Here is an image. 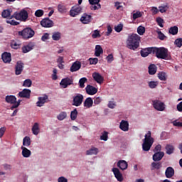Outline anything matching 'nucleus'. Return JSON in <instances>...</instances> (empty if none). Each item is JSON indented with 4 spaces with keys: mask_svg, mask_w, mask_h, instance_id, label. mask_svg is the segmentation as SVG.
<instances>
[{
    "mask_svg": "<svg viewBox=\"0 0 182 182\" xmlns=\"http://www.w3.org/2000/svg\"><path fill=\"white\" fill-rule=\"evenodd\" d=\"M58 182H68V179L63 176H60V178H58Z\"/></svg>",
    "mask_w": 182,
    "mask_h": 182,
    "instance_id": "nucleus-64",
    "label": "nucleus"
},
{
    "mask_svg": "<svg viewBox=\"0 0 182 182\" xmlns=\"http://www.w3.org/2000/svg\"><path fill=\"white\" fill-rule=\"evenodd\" d=\"M144 32H146V28L141 26L137 28V33L139 35H144Z\"/></svg>",
    "mask_w": 182,
    "mask_h": 182,
    "instance_id": "nucleus-50",
    "label": "nucleus"
},
{
    "mask_svg": "<svg viewBox=\"0 0 182 182\" xmlns=\"http://www.w3.org/2000/svg\"><path fill=\"white\" fill-rule=\"evenodd\" d=\"M143 16V14L140 12V11H137L132 14L133 21H136V19H139V18H141Z\"/></svg>",
    "mask_w": 182,
    "mask_h": 182,
    "instance_id": "nucleus-40",
    "label": "nucleus"
},
{
    "mask_svg": "<svg viewBox=\"0 0 182 182\" xmlns=\"http://www.w3.org/2000/svg\"><path fill=\"white\" fill-rule=\"evenodd\" d=\"M152 170H160L161 168V164L160 162L151 163Z\"/></svg>",
    "mask_w": 182,
    "mask_h": 182,
    "instance_id": "nucleus-39",
    "label": "nucleus"
},
{
    "mask_svg": "<svg viewBox=\"0 0 182 182\" xmlns=\"http://www.w3.org/2000/svg\"><path fill=\"white\" fill-rule=\"evenodd\" d=\"M93 39H96L97 38H99L100 36V33L99 31L95 30L94 31V33L92 35Z\"/></svg>",
    "mask_w": 182,
    "mask_h": 182,
    "instance_id": "nucleus-62",
    "label": "nucleus"
},
{
    "mask_svg": "<svg viewBox=\"0 0 182 182\" xmlns=\"http://www.w3.org/2000/svg\"><path fill=\"white\" fill-rule=\"evenodd\" d=\"M149 73L150 75H156L157 72V66L154 64L149 65Z\"/></svg>",
    "mask_w": 182,
    "mask_h": 182,
    "instance_id": "nucleus-30",
    "label": "nucleus"
},
{
    "mask_svg": "<svg viewBox=\"0 0 182 182\" xmlns=\"http://www.w3.org/2000/svg\"><path fill=\"white\" fill-rule=\"evenodd\" d=\"M117 166L120 168V170H127L129 164H127V161L124 160H120L117 162Z\"/></svg>",
    "mask_w": 182,
    "mask_h": 182,
    "instance_id": "nucleus-23",
    "label": "nucleus"
},
{
    "mask_svg": "<svg viewBox=\"0 0 182 182\" xmlns=\"http://www.w3.org/2000/svg\"><path fill=\"white\" fill-rule=\"evenodd\" d=\"M165 176L166 178H171V177L174 176V168L171 166H168L166 168L165 171Z\"/></svg>",
    "mask_w": 182,
    "mask_h": 182,
    "instance_id": "nucleus-21",
    "label": "nucleus"
},
{
    "mask_svg": "<svg viewBox=\"0 0 182 182\" xmlns=\"http://www.w3.org/2000/svg\"><path fill=\"white\" fill-rule=\"evenodd\" d=\"M174 44L178 48H181V46H182V38H177L176 40H175Z\"/></svg>",
    "mask_w": 182,
    "mask_h": 182,
    "instance_id": "nucleus-55",
    "label": "nucleus"
},
{
    "mask_svg": "<svg viewBox=\"0 0 182 182\" xmlns=\"http://www.w3.org/2000/svg\"><path fill=\"white\" fill-rule=\"evenodd\" d=\"M23 146L25 147H29L31 146V138L30 137H24L23 139Z\"/></svg>",
    "mask_w": 182,
    "mask_h": 182,
    "instance_id": "nucleus-41",
    "label": "nucleus"
},
{
    "mask_svg": "<svg viewBox=\"0 0 182 182\" xmlns=\"http://www.w3.org/2000/svg\"><path fill=\"white\" fill-rule=\"evenodd\" d=\"M156 22L160 28H164V26L163 25V23H164V20L163 18L158 17L156 18Z\"/></svg>",
    "mask_w": 182,
    "mask_h": 182,
    "instance_id": "nucleus-49",
    "label": "nucleus"
},
{
    "mask_svg": "<svg viewBox=\"0 0 182 182\" xmlns=\"http://www.w3.org/2000/svg\"><path fill=\"white\" fill-rule=\"evenodd\" d=\"M6 23H9L10 25H12L13 26H16L19 25V22L15 21V20H7Z\"/></svg>",
    "mask_w": 182,
    "mask_h": 182,
    "instance_id": "nucleus-54",
    "label": "nucleus"
},
{
    "mask_svg": "<svg viewBox=\"0 0 182 182\" xmlns=\"http://www.w3.org/2000/svg\"><path fill=\"white\" fill-rule=\"evenodd\" d=\"M71 85H73V78L72 77L63 78L60 82V86L62 87L63 89H66V87Z\"/></svg>",
    "mask_w": 182,
    "mask_h": 182,
    "instance_id": "nucleus-7",
    "label": "nucleus"
},
{
    "mask_svg": "<svg viewBox=\"0 0 182 182\" xmlns=\"http://www.w3.org/2000/svg\"><path fill=\"white\" fill-rule=\"evenodd\" d=\"M91 9L92 11H97V9H100V8H102V5H100V4H94V6H91Z\"/></svg>",
    "mask_w": 182,
    "mask_h": 182,
    "instance_id": "nucleus-56",
    "label": "nucleus"
},
{
    "mask_svg": "<svg viewBox=\"0 0 182 182\" xmlns=\"http://www.w3.org/2000/svg\"><path fill=\"white\" fill-rule=\"evenodd\" d=\"M99 153V149L95 147H92L91 149H90L89 150H87L86 151V154L87 156H96V154H97Z\"/></svg>",
    "mask_w": 182,
    "mask_h": 182,
    "instance_id": "nucleus-28",
    "label": "nucleus"
},
{
    "mask_svg": "<svg viewBox=\"0 0 182 182\" xmlns=\"http://www.w3.org/2000/svg\"><path fill=\"white\" fill-rule=\"evenodd\" d=\"M87 78L85 77L80 79L78 84L80 89H83L85 87V84L87 83Z\"/></svg>",
    "mask_w": 182,
    "mask_h": 182,
    "instance_id": "nucleus-37",
    "label": "nucleus"
},
{
    "mask_svg": "<svg viewBox=\"0 0 182 182\" xmlns=\"http://www.w3.org/2000/svg\"><path fill=\"white\" fill-rule=\"evenodd\" d=\"M158 77L159 80H166L167 77H166V73L164 72H160L158 73Z\"/></svg>",
    "mask_w": 182,
    "mask_h": 182,
    "instance_id": "nucleus-48",
    "label": "nucleus"
},
{
    "mask_svg": "<svg viewBox=\"0 0 182 182\" xmlns=\"http://www.w3.org/2000/svg\"><path fill=\"white\" fill-rule=\"evenodd\" d=\"M33 48L32 46L28 45V46H24L22 47L21 50L23 53H28V52H31Z\"/></svg>",
    "mask_w": 182,
    "mask_h": 182,
    "instance_id": "nucleus-43",
    "label": "nucleus"
},
{
    "mask_svg": "<svg viewBox=\"0 0 182 182\" xmlns=\"http://www.w3.org/2000/svg\"><path fill=\"white\" fill-rule=\"evenodd\" d=\"M119 129L123 132L129 131V122L125 120H122L119 124Z\"/></svg>",
    "mask_w": 182,
    "mask_h": 182,
    "instance_id": "nucleus-24",
    "label": "nucleus"
},
{
    "mask_svg": "<svg viewBox=\"0 0 182 182\" xmlns=\"http://www.w3.org/2000/svg\"><path fill=\"white\" fill-rule=\"evenodd\" d=\"M85 92L87 95H90L92 96V95H96V93H97V88H96L90 85H88L85 87Z\"/></svg>",
    "mask_w": 182,
    "mask_h": 182,
    "instance_id": "nucleus-14",
    "label": "nucleus"
},
{
    "mask_svg": "<svg viewBox=\"0 0 182 182\" xmlns=\"http://www.w3.org/2000/svg\"><path fill=\"white\" fill-rule=\"evenodd\" d=\"M31 90L25 88L18 92V96L19 97H24L25 99H31Z\"/></svg>",
    "mask_w": 182,
    "mask_h": 182,
    "instance_id": "nucleus-11",
    "label": "nucleus"
},
{
    "mask_svg": "<svg viewBox=\"0 0 182 182\" xmlns=\"http://www.w3.org/2000/svg\"><path fill=\"white\" fill-rule=\"evenodd\" d=\"M84 107H87V109H90V107H92V106H93V100L92 99V97H87L84 103Z\"/></svg>",
    "mask_w": 182,
    "mask_h": 182,
    "instance_id": "nucleus-27",
    "label": "nucleus"
},
{
    "mask_svg": "<svg viewBox=\"0 0 182 182\" xmlns=\"http://www.w3.org/2000/svg\"><path fill=\"white\" fill-rule=\"evenodd\" d=\"M23 68H25V64H23V63H22L21 60L17 61L15 67V73L17 76L22 73Z\"/></svg>",
    "mask_w": 182,
    "mask_h": 182,
    "instance_id": "nucleus-9",
    "label": "nucleus"
},
{
    "mask_svg": "<svg viewBox=\"0 0 182 182\" xmlns=\"http://www.w3.org/2000/svg\"><path fill=\"white\" fill-rule=\"evenodd\" d=\"M10 46L12 49H19V48L21 47V43H19V41L13 40L11 41Z\"/></svg>",
    "mask_w": 182,
    "mask_h": 182,
    "instance_id": "nucleus-32",
    "label": "nucleus"
},
{
    "mask_svg": "<svg viewBox=\"0 0 182 182\" xmlns=\"http://www.w3.org/2000/svg\"><path fill=\"white\" fill-rule=\"evenodd\" d=\"M43 14H45V11H43V10L38 9V10L36 11L35 16H36L37 18H41V17L43 16Z\"/></svg>",
    "mask_w": 182,
    "mask_h": 182,
    "instance_id": "nucleus-47",
    "label": "nucleus"
},
{
    "mask_svg": "<svg viewBox=\"0 0 182 182\" xmlns=\"http://www.w3.org/2000/svg\"><path fill=\"white\" fill-rule=\"evenodd\" d=\"M6 103H10V105H15L16 103V97L15 95H7L6 96Z\"/></svg>",
    "mask_w": 182,
    "mask_h": 182,
    "instance_id": "nucleus-25",
    "label": "nucleus"
},
{
    "mask_svg": "<svg viewBox=\"0 0 182 182\" xmlns=\"http://www.w3.org/2000/svg\"><path fill=\"white\" fill-rule=\"evenodd\" d=\"M148 85L150 89H156L159 86V82L157 81H149Z\"/></svg>",
    "mask_w": 182,
    "mask_h": 182,
    "instance_id": "nucleus-42",
    "label": "nucleus"
},
{
    "mask_svg": "<svg viewBox=\"0 0 182 182\" xmlns=\"http://www.w3.org/2000/svg\"><path fill=\"white\" fill-rule=\"evenodd\" d=\"M112 172L114 173V177L117 178V181H123V175L120 173V171L117 168H113Z\"/></svg>",
    "mask_w": 182,
    "mask_h": 182,
    "instance_id": "nucleus-13",
    "label": "nucleus"
},
{
    "mask_svg": "<svg viewBox=\"0 0 182 182\" xmlns=\"http://www.w3.org/2000/svg\"><path fill=\"white\" fill-rule=\"evenodd\" d=\"M48 39H49V33H45L41 37V41H43V42H46Z\"/></svg>",
    "mask_w": 182,
    "mask_h": 182,
    "instance_id": "nucleus-61",
    "label": "nucleus"
},
{
    "mask_svg": "<svg viewBox=\"0 0 182 182\" xmlns=\"http://www.w3.org/2000/svg\"><path fill=\"white\" fill-rule=\"evenodd\" d=\"M68 117V114L66 113V112H61L58 116H57V119L58 120L62 121V120H65V119Z\"/></svg>",
    "mask_w": 182,
    "mask_h": 182,
    "instance_id": "nucleus-38",
    "label": "nucleus"
},
{
    "mask_svg": "<svg viewBox=\"0 0 182 182\" xmlns=\"http://www.w3.org/2000/svg\"><path fill=\"white\" fill-rule=\"evenodd\" d=\"M153 50H154V47L142 49L140 51L141 56L142 58H147V55H150V53L153 54Z\"/></svg>",
    "mask_w": 182,
    "mask_h": 182,
    "instance_id": "nucleus-15",
    "label": "nucleus"
},
{
    "mask_svg": "<svg viewBox=\"0 0 182 182\" xmlns=\"http://www.w3.org/2000/svg\"><path fill=\"white\" fill-rule=\"evenodd\" d=\"M168 33L171 35H177L178 33V27L177 26L169 28Z\"/></svg>",
    "mask_w": 182,
    "mask_h": 182,
    "instance_id": "nucleus-33",
    "label": "nucleus"
},
{
    "mask_svg": "<svg viewBox=\"0 0 182 182\" xmlns=\"http://www.w3.org/2000/svg\"><path fill=\"white\" fill-rule=\"evenodd\" d=\"M48 95H44L43 97H38V101L36 102V106L38 107H42L43 105L46 103V101L48 100Z\"/></svg>",
    "mask_w": 182,
    "mask_h": 182,
    "instance_id": "nucleus-17",
    "label": "nucleus"
},
{
    "mask_svg": "<svg viewBox=\"0 0 182 182\" xmlns=\"http://www.w3.org/2000/svg\"><path fill=\"white\" fill-rule=\"evenodd\" d=\"M58 11L60 14H66V12H68V9H66V6L63 4H58Z\"/></svg>",
    "mask_w": 182,
    "mask_h": 182,
    "instance_id": "nucleus-35",
    "label": "nucleus"
},
{
    "mask_svg": "<svg viewBox=\"0 0 182 182\" xmlns=\"http://www.w3.org/2000/svg\"><path fill=\"white\" fill-rule=\"evenodd\" d=\"M21 102H22V100H18V102H16H16L14 103V105H13L11 107V110H14V109H16V108L19 107Z\"/></svg>",
    "mask_w": 182,
    "mask_h": 182,
    "instance_id": "nucleus-51",
    "label": "nucleus"
},
{
    "mask_svg": "<svg viewBox=\"0 0 182 182\" xmlns=\"http://www.w3.org/2000/svg\"><path fill=\"white\" fill-rule=\"evenodd\" d=\"M159 12H161V14H164V12H167V10L168 9V6H161L159 7Z\"/></svg>",
    "mask_w": 182,
    "mask_h": 182,
    "instance_id": "nucleus-53",
    "label": "nucleus"
},
{
    "mask_svg": "<svg viewBox=\"0 0 182 182\" xmlns=\"http://www.w3.org/2000/svg\"><path fill=\"white\" fill-rule=\"evenodd\" d=\"M166 154H173L174 153V146L173 145L167 144L166 146Z\"/></svg>",
    "mask_w": 182,
    "mask_h": 182,
    "instance_id": "nucleus-34",
    "label": "nucleus"
},
{
    "mask_svg": "<svg viewBox=\"0 0 182 182\" xmlns=\"http://www.w3.org/2000/svg\"><path fill=\"white\" fill-rule=\"evenodd\" d=\"M107 106L109 109H114V107L116 106V103L113 101H109L108 102Z\"/></svg>",
    "mask_w": 182,
    "mask_h": 182,
    "instance_id": "nucleus-63",
    "label": "nucleus"
},
{
    "mask_svg": "<svg viewBox=\"0 0 182 182\" xmlns=\"http://www.w3.org/2000/svg\"><path fill=\"white\" fill-rule=\"evenodd\" d=\"M92 77L94 80H95V82H97V83H99L100 85H101V83H103V80H105V77H103V76H102V75H100V73H94L92 74Z\"/></svg>",
    "mask_w": 182,
    "mask_h": 182,
    "instance_id": "nucleus-16",
    "label": "nucleus"
},
{
    "mask_svg": "<svg viewBox=\"0 0 182 182\" xmlns=\"http://www.w3.org/2000/svg\"><path fill=\"white\" fill-rule=\"evenodd\" d=\"M116 32H122L123 31V24H119L117 26L114 27Z\"/></svg>",
    "mask_w": 182,
    "mask_h": 182,
    "instance_id": "nucleus-57",
    "label": "nucleus"
},
{
    "mask_svg": "<svg viewBox=\"0 0 182 182\" xmlns=\"http://www.w3.org/2000/svg\"><path fill=\"white\" fill-rule=\"evenodd\" d=\"M24 87H31L32 86V80L31 79H26L23 83Z\"/></svg>",
    "mask_w": 182,
    "mask_h": 182,
    "instance_id": "nucleus-45",
    "label": "nucleus"
},
{
    "mask_svg": "<svg viewBox=\"0 0 182 182\" xmlns=\"http://www.w3.org/2000/svg\"><path fill=\"white\" fill-rule=\"evenodd\" d=\"M153 55H155L158 59H164V60H167L170 58L168 49L164 47H154Z\"/></svg>",
    "mask_w": 182,
    "mask_h": 182,
    "instance_id": "nucleus-2",
    "label": "nucleus"
},
{
    "mask_svg": "<svg viewBox=\"0 0 182 182\" xmlns=\"http://www.w3.org/2000/svg\"><path fill=\"white\" fill-rule=\"evenodd\" d=\"M83 103V95L80 93H77L73 97L72 106H75V107H79L82 106Z\"/></svg>",
    "mask_w": 182,
    "mask_h": 182,
    "instance_id": "nucleus-5",
    "label": "nucleus"
},
{
    "mask_svg": "<svg viewBox=\"0 0 182 182\" xmlns=\"http://www.w3.org/2000/svg\"><path fill=\"white\" fill-rule=\"evenodd\" d=\"M41 25L43 28H52L53 26V21L49 19V18H46L41 20Z\"/></svg>",
    "mask_w": 182,
    "mask_h": 182,
    "instance_id": "nucleus-10",
    "label": "nucleus"
},
{
    "mask_svg": "<svg viewBox=\"0 0 182 182\" xmlns=\"http://www.w3.org/2000/svg\"><path fill=\"white\" fill-rule=\"evenodd\" d=\"M158 38L160 39V41H164V38H166L164 33H163L161 31H158Z\"/></svg>",
    "mask_w": 182,
    "mask_h": 182,
    "instance_id": "nucleus-59",
    "label": "nucleus"
},
{
    "mask_svg": "<svg viewBox=\"0 0 182 182\" xmlns=\"http://www.w3.org/2000/svg\"><path fill=\"white\" fill-rule=\"evenodd\" d=\"M70 119L71 120H75L77 119V109H74V110L70 112Z\"/></svg>",
    "mask_w": 182,
    "mask_h": 182,
    "instance_id": "nucleus-44",
    "label": "nucleus"
},
{
    "mask_svg": "<svg viewBox=\"0 0 182 182\" xmlns=\"http://www.w3.org/2000/svg\"><path fill=\"white\" fill-rule=\"evenodd\" d=\"M153 143H154L153 138L145 137L144 139V142L142 144V149L144 151H149V150L151 149V146H153Z\"/></svg>",
    "mask_w": 182,
    "mask_h": 182,
    "instance_id": "nucleus-6",
    "label": "nucleus"
},
{
    "mask_svg": "<svg viewBox=\"0 0 182 182\" xmlns=\"http://www.w3.org/2000/svg\"><path fill=\"white\" fill-rule=\"evenodd\" d=\"M107 60L109 63H112V62H113L114 60L113 54H109L108 56H107Z\"/></svg>",
    "mask_w": 182,
    "mask_h": 182,
    "instance_id": "nucleus-60",
    "label": "nucleus"
},
{
    "mask_svg": "<svg viewBox=\"0 0 182 182\" xmlns=\"http://www.w3.org/2000/svg\"><path fill=\"white\" fill-rule=\"evenodd\" d=\"M53 41H60V33L55 32L52 36Z\"/></svg>",
    "mask_w": 182,
    "mask_h": 182,
    "instance_id": "nucleus-46",
    "label": "nucleus"
},
{
    "mask_svg": "<svg viewBox=\"0 0 182 182\" xmlns=\"http://www.w3.org/2000/svg\"><path fill=\"white\" fill-rule=\"evenodd\" d=\"M101 102H102V97H95L94 98V105H100Z\"/></svg>",
    "mask_w": 182,
    "mask_h": 182,
    "instance_id": "nucleus-58",
    "label": "nucleus"
},
{
    "mask_svg": "<svg viewBox=\"0 0 182 182\" xmlns=\"http://www.w3.org/2000/svg\"><path fill=\"white\" fill-rule=\"evenodd\" d=\"M152 105L156 110H158V112H164V109H166V107L161 101L159 100H155L152 101Z\"/></svg>",
    "mask_w": 182,
    "mask_h": 182,
    "instance_id": "nucleus-8",
    "label": "nucleus"
},
{
    "mask_svg": "<svg viewBox=\"0 0 182 182\" xmlns=\"http://www.w3.org/2000/svg\"><path fill=\"white\" fill-rule=\"evenodd\" d=\"M163 157H164V152L159 151V152H155L152 156V159L154 161H160V160H161Z\"/></svg>",
    "mask_w": 182,
    "mask_h": 182,
    "instance_id": "nucleus-22",
    "label": "nucleus"
},
{
    "mask_svg": "<svg viewBox=\"0 0 182 182\" xmlns=\"http://www.w3.org/2000/svg\"><path fill=\"white\" fill-rule=\"evenodd\" d=\"M1 59L4 63H10L11 60H12L11 53L4 52L1 55Z\"/></svg>",
    "mask_w": 182,
    "mask_h": 182,
    "instance_id": "nucleus-19",
    "label": "nucleus"
},
{
    "mask_svg": "<svg viewBox=\"0 0 182 182\" xmlns=\"http://www.w3.org/2000/svg\"><path fill=\"white\" fill-rule=\"evenodd\" d=\"M82 12V8L79 6L72 7L71 10L70 11V16L75 18L77 15H79Z\"/></svg>",
    "mask_w": 182,
    "mask_h": 182,
    "instance_id": "nucleus-12",
    "label": "nucleus"
},
{
    "mask_svg": "<svg viewBox=\"0 0 182 182\" xmlns=\"http://www.w3.org/2000/svg\"><path fill=\"white\" fill-rule=\"evenodd\" d=\"M18 36H22L23 39H31L35 36V31L31 28L27 27L23 28L21 31H18Z\"/></svg>",
    "mask_w": 182,
    "mask_h": 182,
    "instance_id": "nucleus-4",
    "label": "nucleus"
},
{
    "mask_svg": "<svg viewBox=\"0 0 182 182\" xmlns=\"http://www.w3.org/2000/svg\"><path fill=\"white\" fill-rule=\"evenodd\" d=\"M80 21L82 23L86 24V23H90V22H92V16L84 14L80 18Z\"/></svg>",
    "mask_w": 182,
    "mask_h": 182,
    "instance_id": "nucleus-20",
    "label": "nucleus"
},
{
    "mask_svg": "<svg viewBox=\"0 0 182 182\" xmlns=\"http://www.w3.org/2000/svg\"><path fill=\"white\" fill-rule=\"evenodd\" d=\"M140 36L137 34H132L127 40V48L131 50H136L140 46Z\"/></svg>",
    "mask_w": 182,
    "mask_h": 182,
    "instance_id": "nucleus-1",
    "label": "nucleus"
},
{
    "mask_svg": "<svg viewBox=\"0 0 182 182\" xmlns=\"http://www.w3.org/2000/svg\"><path fill=\"white\" fill-rule=\"evenodd\" d=\"M1 16L2 18H10L12 16H11V10L10 9H6V10H4L1 13Z\"/></svg>",
    "mask_w": 182,
    "mask_h": 182,
    "instance_id": "nucleus-36",
    "label": "nucleus"
},
{
    "mask_svg": "<svg viewBox=\"0 0 182 182\" xmlns=\"http://www.w3.org/2000/svg\"><path fill=\"white\" fill-rule=\"evenodd\" d=\"M31 130L33 134L38 136V134H39V124H38V122L34 123L33 126L31 128Z\"/></svg>",
    "mask_w": 182,
    "mask_h": 182,
    "instance_id": "nucleus-31",
    "label": "nucleus"
},
{
    "mask_svg": "<svg viewBox=\"0 0 182 182\" xmlns=\"http://www.w3.org/2000/svg\"><path fill=\"white\" fill-rule=\"evenodd\" d=\"M28 17L29 14H28V11H26L25 9H23L19 12H14L10 18L11 19L14 18L16 21H21V22H26Z\"/></svg>",
    "mask_w": 182,
    "mask_h": 182,
    "instance_id": "nucleus-3",
    "label": "nucleus"
},
{
    "mask_svg": "<svg viewBox=\"0 0 182 182\" xmlns=\"http://www.w3.org/2000/svg\"><path fill=\"white\" fill-rule=\"evenodd\" d=\"M90 65H97V62H99V59L97 58H89Z\"/></svg>",
    "mask_w": 182,
    "mask_h": 182,
    "instance_id": "nucleus-52",
    "label": "nucleus"
},
{
    "mask_svg": "<svg viewBox=\"0 0 182 182\" xmlns=\"http://www.w3.org/2000/svg\"><path fill=\"white\" fill-rule=\"evenodd\" d=\"M82 68V63L79 61H75V63H73L71 65L70 70V72H77L80 68Z\"/></svg>",
    "mask_w": 182,
    "mask_h": 182,
    "instance_id": "nucleus-18",
    "label": "nucleus"
},
{
    "mask_svg": "<svg viewBox=\"0 0 182 182\" xmlns=\"http://www.w3.org/2000/svg\"><path fill=\"white\" fill-rule=\"evenodd\" d=\"M103 53V48L100 45L95 46V56L97 58H99L100 55H102Z\"/></svg>",
    "mask_w": 182,
    "mask_h": 182,
    "instance_id": "nucleus-29",
    "label": "nucleus"
},
{
    "mask_svg": "<svg viewBox=\"0 0 182 182\" xmlns=\"http://www.w3.org/2000/svg\"><path fill=\"white\" fill-rule=\"evenodd\" d=\"M21 150H22V156L23 157H26V159H28V157H31V150L28 149V148L25 147V146H21Z\"/></svg>",
    "mask_w": 182,
    "mask_h": 182,
    "instance_id": "nucleus-26",
    "label": "nucleus"
}]
</instances>
